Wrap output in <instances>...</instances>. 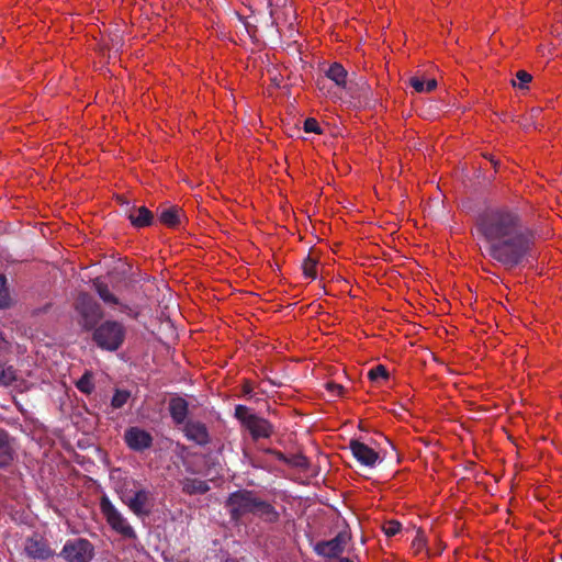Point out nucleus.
<instances>
[{"label": "nucleus", "mask_w": 562, "mask_h": 562, "mask_svg": "<svg viewBox=\"0 0 562 562\" xmlns=\"http://www.w3.org/2000/svg\"><path fill=\"white\" fill-rule=\"evenodd\" d=\"M329 387L334 389L336 391H340L342 389L341 385H337V384H329Z\"/></svg>", "instance_id": "obj_38"}, {"label": "nucleus", "mask_w": 562, "mask_h": 562, "mask_svg": "<svg viewBox=\"0 0 562 562\" xmlns=\"http://www.w3.org/2000/svg\"><path fill=\"white\" fill-rule=\"evenodd\" d=\"M227 506L233 518H238L247 513H255L272 520L276 516L273 508L261 501H258L249 492H237L231 495Z\"/></svg>", "instance_id": "obj_2"}, {"label": "nucleus", "mask_w": 562, "mask_h": 562, "mask_svg": "<svg viewBox=\"0 0 562 562\" xmlns=\"http://www.w3.org/2000/svg\"><path fill=\"white\" fill-rule=\"evenodd\" d=\"M348 540V535L345 532H340L334 539L318 543L315 547V550L319 555L326 558H335L342 553Z\"/></svg>", "instance_id": "obj_12"}, {"label": "nucleus", "mask_w": 562, "mask_h": 562, "mask_svg": "<svg viewBox=\"0 0 562 562\" xmlns=\"http://www.w3.org/2000/svg\"><path fill=\"white\" fill-rule=\"evenodd\" d=\"M14 453V447L9 436L0 430V467L8 465Z\"/></svg>", "instance_id": "obj_20"}, {"label": "nucleus", "mask_w": 562, "mask_h": 562, "mask_svg": "<svg viewBox=\"0 0 562 562\" xmlns=\"http://www.w3.org/2000/svg\"><path fill=\"white\" fill-rule=\"evenodd\" d=\"M125 335L126 330L123 324L116 321H105L94 329L93 339L100 348L115 351L122 346Z\"/></svg>", "instance_id": "obj_3"}, {"label": "nucleus", "mask_w": 562, "mask_h": 562, "mask_svg": "<svg viewBox=\"0 0 562 562\" xmlns=\"http://www.w3.org/2000/svg\"><path fill=\"white\" fill-rule=\"evenodd\" d=\"M325 76L329 80L334 81L338 88L346 89L350 78L344 66L339 63H333L326 70Z\"/></svg>", "instance_id": "obj_17"}, {"label": "nucleus", "mask_w": 562, "mask_h": 562, "mask_svg": "<svg viewBox=\"0 0 562 562\" xmlns=\"http://www.w3.org/2000/svg\"><path fill=\"white\" fill-rule=\"evenodd\" d=\"M77 387L83 393H91L93 390V384L91 381L90 372H86L82 378L77 382Z\"/></svg>", "instance_id": "obj_26"}, {"label": "nucleus", "mask_w": 562, "mask_h": 562, "mask_svg": "<svg viewBox=\"0 0 562 562\" xmlns=\"http://www.w3.org/2000/svg\"><path fill=\"white\" fill-rule=\"evenodd\" d=\"M170 413L177 424L184 422L188 413V403L181 397H173L170 401Z\"/></svg>", "instance_id": "obj_21"}, {"label": "nucleus", "mask_w": 562, "mask_h": 562, "mask_svg": "<svg viewBox=\"0 0 562 562\" xmlns=\"http://www.w3.org/2000/svg\"><path fill=\"white\" fill-rule=\"evenodd\" d=\"M157 341L160 346H155L156 349L164 348L166 350H175L178 344V334L173 324L168 319L160 323L157 334Z\"/></svg>", "instance_id": "obj_11"}, {"label": "nucleus", "mask_w": 562, "mask_h": 562, "mask_svg": "<svg viewBox=\"0 0 562 562\" xmlns=\"http://www.w3.org/2000/svg\"><path fill=\"white\" fill-rule=\"evenodd\" d=\"M401 529L398 521L392 520L385 524L383 527L384 533L389 537L396 535Z\"/></svg>", "instance_id": "obj_32"}, {"label": "nucleus", "mask_w": 562, "mask_h": 562, "mask_svg": "<svg viewBox=\"0 0 562 562\" xmlns=\"http://www.w3.org/2000/svg\"><path fill=\"white\" fill-rule=\"evenodd\" d=\"M246 427L256 438L268 437L271 434V425L257 416H248L246 419Z\"/></svg>", "instance_id": "obj_18"}, {"label": "nucleus", "mask_w": 562, "mask_h": 562, "mask_svg": "<svg viewBox=\"0 0 562 562\" xmlns=\"http://www.w3.org/2000/svg\"><path fill=\"white\" fill-rule=\"evenodd\" d=\"M369 378L372 381H376L379 378L386 379L387 371L384 366H376L374 369L369 371Z\"/></svg>", "instance_id": "obj_29"}, {"label": "nucleus", "mask_w": 562, "mask_h": 562, "mask_svg": "<svg viewBox=\"0 0 562 562\" xmlns=\"http://www.w3.org/2000/svg\"><path fill=\"white\" fill-rule=\"evenodd\" d=\"M130 398V392L116 390L113 398H112V406L114 408H121L124 404H126L127 400Z\"/></svg>", "instance_id": "obj_27"}, {"label": "nucleus", "mask_w": 562, "mask_h": 562, "mask_svg": "<svg viewBox=\"0 0 562 562\" xmlns=\"http://www.w3.org/2000/svg\"><path fill=\"white\" fill-rule=\"evenodd\" d=\"M12 305V300L9 293L7 278L0 274V308H9Z\"/></svg>", "instance_id": "obj_23"}, {"label": "nucleus", "mask_w": 562, "mask_h": 562, "mask_svg": "<svg viewBox=\"0 0 562 562\" xmlns=\"http://www.w3.org/2000/svg\"><path fill=\"white\" fill-rule=\"evenodd\" d=\"M125 441L131 449L143 450L150 446L151 437L145 430L132 427L125 432Z\"/></svg>", "instance_id": "obj_14"}, {"label": "nucleus", "mask_w": 562, "mask_h": 562, "mask_svg": "<svg viewBox=\"0 0 562 562\" xmlns=\"http://www.w3.org/2000/svg\"><path fill=\"white\" fill-rule=\"evenodd\" d=\"M25 553L34 559H47L52 555L50 549L37 538H30L25 542Z\"/></svg>", "instance_id": "obj_16"}, {"label": "nucleus", "mask_w": 562, "mask_h": 562, "mask_svg": "<svg viewBox=\"0 0 562 562\" xmlns=\"http://www.w3.org/2000/svg\"><path fill=\"white\" fill-rule=\"evenodd\" d=\"M121 501L134 513L137 517H145L149 515V492L145 488L136 487L135 482H126L124 486L119 490Z\"/></svg>", "instance_id": "obj_4"}, {"label": "nucleus", "mask_w": 562, "mask_h": 562, "mask_svg": "<svg viewBox=\"0 0 562 562\" xmlns=\"http://www.w3.org/2000/svg\"><path fill=\"white\" fill-rule=\"evenodd\" d=\"M304 131L306 133H315V134H322L323 131L317 122V120H315L314 117H308L304 121V126H303Z\"/></svg>", "instance_id": "obj_28"}, {"label": "nucleus", "mask_w": 562, "mask_h": 562, "mask_svg": "<svg viewBox=\"0 0 562 562\" xmlns=\"http://www.w3.org/2000/svg\"><path fill=\"white\" fill-rule=\"evenodd\" d=\"M117 200L124 209L126 217L135 228L148 227L154 223V215L146 206L131 205L122 196H119Z\"/></svg>", "instance_id": "obj_8"}, {"label": "nucleus", "mask_w": 562, "mask_h": 562, "mask_svg": "<svg viewBox=\"0 0 562 562\" xmlns=\"http://www.w3.org/2000/svg\"><path fill=\"white\" fill-rule=\"evenodd\" d=\"M61 555L67 562H89L93 557V548L85 539H75L66 542Z\"/></svg>", "instance_id": "obj_7"}, {"label": "nucleus", "mask_w": 562, "mask_h": 562, "mask_svg": "<svg viewBox=\"0 0 562 562\" xmlns=\"http://www.w3.org/2000/svg\"><path fill=\"white\" fill-rule=\"evenodd\" d=\"M76 311L86 329H92L103 317L101 305L88 293H80L76 301Z\"/></svg>", "instance_id": "obj_6"}, {"label": "nucleus", "mask_w": 562, "mask_h": 562, "mask_svg": "<svg viewBox=\"0 0 562 562\" xmlns=\"http://www.w3.org/2000/svg\"><path fill=\"white\" fill-rule=\"evenodd\" d=\"M236 416L246 425V419L248 416H252L249 414L247 407L238 405L235 409Z\"/></svg>", "instance_id": "obj_33"}, {"label": "nucleus", "mask_w": 562, "mask_h": 562, "mask_svg": "<svg viewBox=\"0 0 562 562\" xmlns=\"http://www.w3.org/2000/svg\"><path fill=\"white\" fill-rule=\"evenodd\" d=\"M9 349V341L3 337L2 333L0 331V351H4Z\"/></svg>", "instance_id": "obj_36"}, {"label": "nucleus", "mask_w": 562, "mask_h": 562, "mask_svg": "<svg viewBox=\"0 0 562 562\" xmlns=\"http://www.w3.org/2000/svg\"><path fill=\"white\" fill-rule=\"evenodd\" d=\"M15 380V371L12 367L0 366V384L9 385Z\"/></svg>", "instance_id": "obj_25"}, {"label": "nucleus", "mask_w": 562, "mask_h": 562, "mask_svg": "<svg viewBox=\"0 0 562 562\" xmlns=\"http://www.w3.org/2000/svg\"><path fill=\"white\" fill-rule=\"evenodd\" d=\"M477 232L485 241L486 256L506 269H514L532 256L535 233L514 210L485 211L477 220Z\"/></svg>", "instance_id": "obj_1"}, {"label": "nucleus", "mask_w": 562, "mask_h": 562, "mask_svg": "<svg viewBox=\"0 0 562 562\" xmlns=\"http://www.w3.org/2000/svg\"><path fill=\"white\" fill-rule=\"evenodd\" d=\"M101 513L109 526L126 539H135L136 532L130 525L124 515L112 504L108 496H103L100 502Z\"/></svg>", "instance_id": "obj_5"}, {"label": "nucleus", "mask_w": 562, "mask_h": 562, "mask_svg": "<svg viewBox=\"0 0 562 562\" xmlns=\"http://www.w3.org/2000/svg\"><path fill=\"white\" fill-rule=\"evenodd\" d=\"M316 265H317L316 259L312 258L311 256L305 258V260L303 261L302 268H303V273L306 278H311V279L316 278V276H317Z\"/></svg>", "instance_id": "obj_24"}, {"label": "nucleus", "mask_w": 562, "mask_h": 562, "mask_svg": "<svg viewBox=\"0 0 562 562\" xmlns=\"http://www.w3.org/2000/svg\"><path fill=\"white\" fill-rule=\"evenodd\" d=\"M516 78L518 79V88L525 89L526 85L532 80V76L526 70H519L516 74Z\"/></svg>", "instance_id": "obj_30"}, {"label": "nucleus", "mask_w": 562, "mask_h": 562, "mask_svg": "<svg viewBox=\"0 0 562 562\" xmlns=\"http://www.w3.org/2000/svg\"><path fill=\"white\" fill-rule=\"evenodd\" d=\"M424 543H425L424 536L420 532H418L413 542V546L417 549H420L424 546Z\"/></svg>", "instance_id": "obj_35"}, {"label": "nucleus", "mask_w": 562, "mask_h": 562, "mask_svg": "<svg viewBox=\"0 0 562 562\" xmlns=\"http://www.w3.org/2000/svg\"><path fill=\"white\" fill-rule=\"evenodd\" d=\"M209 490L205 482L198 479H186L183 481V491L189 494H202Z\"/></svg>", "instance_id": "obj_22"}, {"label": "nucleus", "mask_w": 562, "mask_h": 562, "mask_svg": "<svg viewBox=\"0 0 562 562\" xmlns=\"http://www.w3.org/2000/svg\"><path fill=\"white\" fill-rule=\"evenodd\" d=\"M409 86L415 89L416 92L423 93L425 92V80L420 77L413 76L408 80Z\"/></svg>", "instance_id": "obj_31"}, {"label": "nucleus", "mask_w": 562, "mask_h": 562, "mask_svg": "<svg viewBox=\"0 0 562 562\" xmlns=\"http://www.w3.org/2000/svg\"><path fill=\"white\" fill-rule=\"evenodd\" d=\"M184 434L189 440L203 445L207 442L209 435L204 425L195 422L188 423L184 426Z\"/></svg>", "instance_id": "obj_19"}, {"label": "nucleus", "mask_w": 562, "mask_h": 562, "mask_svg": "<svg viewBox=\"0 0 562 562\" xmlns=\"http://www.w3.org/2000/svg\"><path fill=\"white\" fill-rule=\"evenodd\" d=\"M485 158H487L492 162V165L495 168V170L498 169V166H499V161L498 160H495L493 158V156H491V155L490 156L485 155Z\"/></svg>", "instance_id": "obj_37"}, {"label": "nucleus", "mask_w": 562, "mask_h": 562, "mask_svg": "<svg viewBox=\"0 0 562 562\" xmlns=\"http://www.w3.org/2000/svg\"><path fill=\"white\" fill-rule=\"evenodd\" d=\"M92 284L93 289L104 304L109 306H117L120 312L132 315L133 310L127 304L122 303L120 299L110 291L105 282L97 278L93 280Z\"/></svg>", "instance_id": "obj_10"}, {"label": "nucleus", "mask_w": 562, "mask_h": 562, "mask_svg": "<svg viewBox=\"0 0 562 562\" xmlns=\"http://www.w3.org/2000/svg\"><path fill=\"white\" fill-rule=\"evenodd\" d=\"M350 450L352 452V456L362 465L372 468L379 461V454L373 449H371L370 447L360 441L352 440L350 442Z\"/></svg>", "instance_id": "obj_13"}, {"label": "nucleus", "mask_w": 562, "mask_h": 562, "mask_svg": "<svg viewBox=\"0 0 562 562\" xmlns=\"http://www.w3.org/2000/svg\"><path fill=\"white\" fill-rule=\"evenodd\" d=\"M159 222L167 227L176 228L181 224L183 212L179 206L171 205L159 211Z\"/></svg>", "instance_id": "obj_15"}, {"label": "nucleus", "mask_w": 562, "mask_h": 562, "mask_svg": "<svg viewBox=\"0 0 562 562\" xmlns=\"http://www.w3.org/2000/svg\"><path fill=\"white\" fill-rule=\"evenodd\" d=\"M345 91L359 104H367L372 93L370 86L363 77L350 78Z\"/></svg>", "instance_id": "obj_9"}, {"label": "nucleus", "mask_w": 562, "mask_h": 562, "mask_svg": "<svg viewBox=\"0 0 562 562\" xmlns=\"http://www.w3.org/2000/svg\"><path fill=\"white\" fill-rule=\"evenodd\" d=\"M437 87V80L436 79H428L425 81V92H430Z\"/></svg>", "instance_id": "obj_34"}, {"label": "nucleus", "mask_w": 562, "mask_h": 562, "mask_svg": "<svg viewBox=\"0 0 562 562\" xmlns=\"http://www.w3.org/2000/svg\"><path fill=\"white\" fill-rule=\"evenodd\" d=\"M245 392L246 393H249L250 392V387L248 385L245 386Z\"/></svg>", "instance_id": "obj_39"}]
</instances>
